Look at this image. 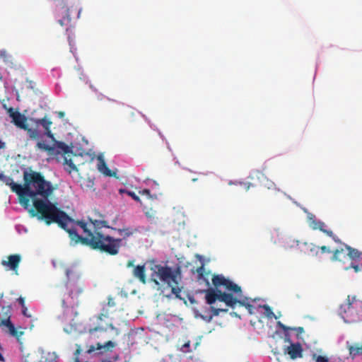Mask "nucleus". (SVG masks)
Returning a JSON list of instances; mask_svg holds the SVG:
<instances>
[{
	"instance_id": "09e8293b",
	"label": "nucleus",
	"mask_w": 362,
	"mask_h": 362,
	"mask_svg": "<svg viewBox=\"0 0 362 362\" xmlns=\"http://www.w3.org/2000/svg\"><path fill=\"white\" fill-rule=\"evenodd\" d=\"M198 179L197 178H193L192 180V182H196Z\"/></svg>"
},
{
	"instance_id": "39448f33",
	"label": "nucleus",
	"mask_w": 362,
	"mask_h": 362,
	"mask_svg": "<svg viewBox=\"0 0 362 362\" xmlns=\"http://www.w3.org/2000/svg\"><path fill=\"white\" fill-rule=\"evenodd\" d=\"M7 113L12 119V122L17 127L27 132L29 138L32 140H38L41 138L40 132L37 129L30 128L27 124V117L19 111L13 107L7 108Z\"/></svg>"
},
{
	"instance_id": "37998d69",
	"label": "nucleus",
	"mask_w": 362,
	"mask_h": 362,
	"mask_svg": "<svg viewBox=\"0 0 362 362\" xmlns=\"http://www.w3.org/2000/svg\"><path fill=\"white\" fill-rule=\"evenodd\" d=\"M167 362H173V357L170 356L168 360H167Z\"/></svg>"
},
{
	"instance_id": "8fccbe9b",
	"label": "nucleus",
	"mask_w": 362,
	"mask_h": 362,
	"mask_svg": "<svg viewBox=\"0 0 362 362\" xmlns=\"http://www.w3.org/2000/svg\"><path fill=\"white\" fill-rule=\"evenodd\" d=\"M233 315H234L235 316H236V317H240V316H239L236 313H233Z\"/></svg>"
},
{
	"instance_id": "79ce46f5",
	"label": "nucleus",
	"mask_w": 362,
	"mask_h": 362,
	"mask_svg": "<svg viewBox=\"0 0 362 362\" xmlns=\"http://www.w3.org/2000/svg\"><path fill=\"white\" fill-rule=\"evenodd\" d=\"M0 361H1V362L5 361V358L1 353H0Z\"/></svg>"
},
{
	"instance_id": "3c124183",
	"label": "nucleus",
	"mask_w": 362,
	"mask_h": 362,
	"mask_svg": "<svg viewBox=\"0 0 362 362\" xmlns=\"http://www.w3.org/2000/svg\"><path fill=\"white\" fill-rule=\"evenodd\" d=\"M3 296H4V293H1V295H0V299H1V298H3Z\"/></svg>"
},
{
	"instance_id": "5701e85b",
	"label": "nucleus",
	"mask_w": 362,
	"mask_h": 362,
	"mask_svg": "<svg viewBox=\"0 0 362 362\" xmlns=\"http://www.w3.org/2000/svg\"><path fill=\"white\" fill-rule=\"evenodd\" d=\"M64 164L69 167V168L66 169L67 171H69V173H71L73 170H77L76 165L73 163V162L71 159H67L66 158H64Z\"/></svg>"
},
{
	"instance_id": "b1692460",
	"label": "nucleus",
	"mask_w": 362,
	"mask_h": 362,
	"mask_svg": "<svg viewBox=\"0 0 362 362\" xmlns=\"http://www.w3.org/2000/svg\"><path fill=\"white\" fill-rule=\"evenodd\" d=\"M262 308L265 310L266 315L269 318H277V317L274 315V313H273V311L272 310L271 308L269 305H264Z\"/></svg>"
},
{
	"instance_id": "4be33fe9",
	"label": "nucleus",
	"mask_w": 362,
	"mask_h": 362,
	"mask_svg": "<svg viewBox=\"0 0 362 362\" xmlns=\"http://www.w3.org/2000/svg\"><path fill=\"white\" fill-rule=\"evenodd\" d=\"M277 326L279 328H281V329H283L284 331L296 330L298 332V334H301L304 332L303 327H293V328L287 327L285 325H284L283 323H281L280 321L277 322Z\"/></svg>"
},
{
	"instance_id": "f3484780",
	"label": "nucleus",
	"mask_w": 362,
	"mask_h": 362,
	"mask_svg": "<svg viewBox=\"0 0 362 362\" xmlns=\"http://www.w3.org/2000/svg\"><path fill=\"white\" fill-rule=\"evenodd\" d=\"M343 246L344 247L345 250L347 252V260L348 259H358L361 253L356 249L352 248L349 245L342 243Z\"/></svg>"
},
{
	"instance_id": "1a4fd4ad",
	"label": "nucleus",
	"mask_w": 362,
	"mask_h": 362,
	"mask_svg": "<svg viewBox=\"0 0 362 362\" xmlns=\"http://www.w3.org/2000/svg\"><path fill=\"white\" fill-rule=\"evenodd\" d=\"M110 316V313L107 308H103L102 312L95 317L96 318V326L93 328L89 329V332L93 333L97 331H105L107 327H109L113 329V325L112 323H106V327H105L103 324V321L105 319H108Z\"/></svg>"
},
{
	"instance_id": "cd10ccee",
	"label": "nucleus",
	"mask_w": 362,
	"mask_h": 362,
	"mask_svg": "<svg viewBox=\"0 0 362 362\" xmlns=\"http://www.w3.org/2000/svg\"><path fill=\"white\" fill-rule=\"evenodd\" d=\"M325 234H327L328 236L331 237L334 240V242L338 243H341V242L339 239V238L337 235H335L332 230H328L327 231H326Z\"/></svg>"
},
{
	"instance_id": "aec40b11",
	"label": "nucleus",
	"mask_w": 362,
	"mask_h": 362,
	"mask_svg": "<svg viewBox=\"0 0 362 362\" xmlns=\"http://www.w3.org/2000/svg\"><path fill=\"white\" fill-rule=\"evenodd\" d=\"M349 354L352 358L362 355V346H351L349 349Z\"/></svg>"
},
{
	"instance_id": "bb28decb",
	"label": "nucleus",
	"mask_w": 362,
	"mask_h": 362,
	"mask_svg": "<svg viewBox=\"0 0 362 362\" xmlns=\"http://www.w3.org/2000/svg\"><path fill=\"white\" fill-rule=\"evenodd\" d=\"M196 272L198 274V279L200 280V279H204V267L203 265L199 267L197 269H196Z\"/></svg>"
},
{
	"instance_id": "423d86ee",
	"label": "nucleus",
	"mask_w": 362,
	"mask_h": 362,
	"mask_svg": "<svg viewBox=\"0 0 362 362\" xmlns=\"http://www.w3.org/2000/svg\"><path fill=\"white\" fill-rule=\"evenodd\" d=\"M52 141H54L52 145H48L43 141H38L35 148L47 152L49 155H57L59 153L66 154L71 151L69 147L65 143L58 141L55 139Z\"/></svg>"
},
{
	"instance_id": "c756f323",
	"label": "nucleus",
	"mask_w": 362,
	"mask_h": 362,
	"mask_svg": "<svg viewBox=\"0 0 362 362\" xmlns=\"http://www.w3.org/2000/svg\"><path fill=\"white\" fill-rule=\"evenodd\" d=\"M127 194L137 202H141V199L134 192L127 191Z\"/></svg>"
},
{
	"instance_id": "412c9836",
	"label": "nucleus",
	"mask_w": 362,
	"mask_h": 362,
	"mask_svg": "<svg viewBox=\"0 0 362 362\" xmlns=\"http://www.w3.org/2000/svg\"><path fill=\"white\" fill-rule=\"evenodd\" d=\"M115 346V344L112 341L105 342L103 345L100 343L97 344V350L104 349L105 351H111Z\"/></svg>"
},
{
	"instance_id": "9d476101",
	"label": "nucleus",
	"mask_w": 362,
	"mask_h": 362,
	"mask_svg": "<svg viewBox=\"0 0 362 362\" xmlns=\"http://www.w3.org/2000/svg\"><path fill=\"white\" fill-rule=\"evenodd\" d=\"M32 121L37 127L38 126H42L44 129V135L51 139L52 140H54V134L52 132L51 126L52 125V122L50 118L45 116L40 119H32Z\"/></svg>"
},
{
	"instance_id": "0eeeda50",
	"label": "nucleus",
	"mask_w": 362,
	"mask_h": 362,
	"mask_svg": "<svg viewBox=\"0 0 362 362\" xmlns=\"http://www.w3.org/2000/svg\"><path fill=\"white\" fill-rule=\"evenodd\" d=\"M1 315L3 319L0 322V326L6 327L8 329L6 332L10 335L18 339L23 332H18L11 321V307L10 305L3 306L1 309Z\"/></svg>"
},
{
	"instance_id": "f704fd0d",
	"label": "nucleus",
	"mask_w": 362,
	"mask_h": 362,
	"mask_svg": "<svg viewBox=\"0 0 362 362\" xmlns=\"http://www.w3.org/2000/svg\"><path fill=\"white\" fill-rule=\"evenodd\" d=\"M145 214L148 218H154L156 211L150 209L149 211H146Z\"/></svg>"
},
{
	"instance_id": "c03bdc74",
	"label": "nucleus",
	"mask_w": 362,
	"mask_h": 362,
	"mask_svg": "<svg viewBox=\"0 0 362 362\" xmlns=\"http://www.w3.org/2000/svg\"><path fill=\"white\" fill-rule=\"evenodd\" d=\"M59 115L60 117H63V116L64 115V113L63 112H59Z\"/></svg>"
},
{
	"instance_id": "6ab92c4d",
	"label": "nucleus",
	"mask_w": 362,
	"mask_h": 362,
	"mask_svg": "<svg viewBox=\"0 0 362 362\" xmlns=\"http://www.w3.org/2000/svg\"><path fill=\"white\" fill-rule=\"evenodd\" d=\"M62 13H64L65 14V16H64V18L62 19H59L58 21V23L62 25V26H64V25H67L70 21H71V18H70V14H69V12H70V8H67L66 6H62Z\"/></svg>"
},
{
	"instance_id": "c9c22d12",
	"label": "nucleus",
	"mask_w": 362,
	"mask_h": 362,
	"mask_svg": "<svg viewBox=\"0 0 362 362\" xmlns=\"http://www.w3.org/2000/svg\"><path fill=\"white\" fill-rule=\"evenodd\" d=\"M107 305L108 307H114V306H115V305H116V303H115V300H114V298H112V297H110H110H108V302H107Z\"/></svg>"
},
{
	"instance_id": "f257e3e1",
	"label": "nucleus",
	"mask_w": 362,
	"mask_h": 362,
	"mask_svg": "<svg viewBox=\"0 0 362 362\" xmlns=\"http://www.w3.org/2000/svg\"><path fill=\"white\" fill-rule=\"evenodd\" d=\"M23 181L19 203L28 210L32 217L37 216L39 219L44 220L47 225L57 223L69 233L75 244L81 243L90 249L116 253L117 242L119 240L104 236L98 231L101 226H107V222L92 218L77 221L71 218L49 201L55 187L40 172L24 171Z\"/></svg>"
},
{
	"instance_id": "c85d7f7f",
	"label": "nucleus",
	"mask_w": 362,
	"mask_h": 362,
	"mask_svg": "<svg viewBox=\"0 0 362 362\" xmlns=\"http://www.w3.org/2000/svg\"><path fill=\"white\" fill-rule=\"evenodd\" d=\"M189 347H190V341H187V342H185V343L182 346L181 350H182V351H183V352H185V353L190 352V351H191V350L189 349Z\"/></svg>"
},
{
	"instance_id": "e433bc0d",
	"label": "nucleus",
	"mask_w": 362,
	"mask_h": 362,
	"mask_svg": "<svg viewBox=\"0 0 362 362\" xmlns=\"http://www.w3.org/2000/svg\"><path fill=\"white\" fill-rule=\"evenodd\" d=\"M316 362H328V359L325 356H318Z\"/></svg>"
},
{
	"instance_id": "473e14b6",
	"label": "nucleus",
	"mask_w": 362,
	"mask_h": 362,
	"mask_svg": "<svg viewBox=\"0 0 362 362\" xmlns=\"http://www.w3.org/2000/svg\"><path fill=\"white\" fill-rule=\"evenodd\" d=\"M70 296L69 295L68 296V298H69ZM66 300H68V299H66V298H63L62 300V306L63 307H69V305H72L74 303H72L71 302H66Z\"/></svg>"
},
{
	"instance_id": "4468645a",
	"label": "nucleus",
	"mask_w": 362,
	"mask_h": 362,
	"mask_svg": "<svg viewBox=\"0 0 362 362\" xmlns=\"http://www.w3.org/2000/svg\"><path fill=\"white\" fill-rule=\"evenodd\" d=\"M133 276L139 279L142 284L146 283L145 265H137L133 270Z\"/></svg>"
},
{
	"instance_id": "de8ad7c7",
	"label": "nucleus",
	"mask_w": 362,
	"mask_h": 362,
	"mask_svg": "<svg viewBox=\"0 0 362 362\" xmlns=\"http://www.w3.org/2000/svg\"><path fill=\"white\" fill-rule=\"evenodd\" d=\"M153 281L156 285H159V282L156 279H154Z\"/></svg>"
},
{
	"instance_id": "7c9ffc66",
	"label": "nucleus",
	"mask_w": 362,
	"mask_h": 362,
	"mask_svg": "<svg viewBox=\"0 0 362 362\" xmlns=\"http://www.w3.org/2000/svg\"><path fill=\"white\" fill-rule=\"evenodd\" d=\"M0 58L4 60V62H7L8 60V55L6 51H0Z\"/></svg>"
},
{
	"instance_id": "f8f14e48",
	"label": "nucleus",
	"mask_w": 362,
	"mask_h": 362,
	"mask_svg": "<svg viewBox=\"0 0 362 362\" xmlns=\"http://www.w3.org/2000/svg\"><path fill=\"white\" fill-rule=\"evenodd\" d=\"M308 224L313 230H320L324 233L328 230L325 228L326 225L324 222L317 220L315 215L310 214L308 216Z\"/></svg>"
},
{
	"instance_id": "a211bd4d",
	"label": "nucleus",
	"mask_w": 362,
	"mask_h": 362,
	"mask_svg": "<svg viewBox=\"0 0 362 362\" xmlns=\"http://www.w3.org/2000/svg\"><path fill=\"white\" fill-rule=\"evenodd\" d=\"M304 249H302L304 252L311 255L313 256H317L319 253V247L313 243H303Z\"/></svg>"
},
{
	"instance_id": "f03ea898",
	"label": "nucleus",
	"mask_w": 362,
	"mask_h": 362,
	"mask_svg": "<svg viewBox=\"0 0 362 362\" xmlns=\"http://www.w3.org/2000/svg\"><path fill=\"white\" fill-rule=\"evenodd\" d=\"M212 284L215 288H209L206 291L205 298L209 305H211L218 300L225 303L228 307L234 308L238 303L245 307L250 315L254 313L252 305L238 299V297L242 296V289L238 284L221 274L214 275Z\"/></svg>"
},
{
	"instance_id": "393cba45",
	"label": "nucleus",
	"mask_w": 362,
	"mask_h": 362,
	"mask_svg": "<svg viewBox=\"0 0 362 362\" xmlns=\"http://www.w3.org/2000/svg\"><path fill=\"white\" fill-rule=\"evenodd\" d=\"M211 313L213 316H218L220 313H226L228 309L216 308L214 306H211Z\"/></svg>"
},
{
	"instance_id": "ddd939ff",
	"label": "nucleus",
	"mask_w": 362,
	"mask_h": 362,
	"mask_svg": "<svg viewBox=\"0 0 362 362\" xmlns=\"http://www.w3.org/2000/svg\"><path fill=\"white\" fill-rule=\"evenodd\" d=\"M287 354L291 358L296 359L303 357V349L299 343L291 344L287 347Z\"/></svg>"
},
{
	"instance_id": "603ef678",
	"label": "nucleus",
	"mask_w": 362,
	"mask_h": 362,
	"mask_svg": "<svg viewBox=\"0 0 362 362\" xmlns=\"http://www.w3.org/2000/svg\"><path fill=\"white\" fill-rule=\"evenodd\" d=\"M103 362H112V361H103Z\"/></svg>"
},
{
	"instance_id": "2eb2a0df",
	"label": "nucleus",
	"mask_w": 362,
	"mask_h": 362,
	"mask_svg": "<svg viewBox=\"0 0 362 362\" xmlns=\"http://www.w3.org/2000/svg\"><path fill=\"white\" fill-rule=\"evenodd\" d=\"M332 261H339L343 263L347 260V252L345 248L337 249L333 251Z\"/></svg>"
},
{
	"instance_id": "4c0bfd02",
	"label": "nucleus",
	"mask_w": 362,
	"mask_h": 362,
	"mask_svg": "<svg viewBox=\"0 0 362 362\" xmlns=\"http://www.w3.org/2000/svg\"><path fill=\"white\" fill-rule=\"evenodd\" d=\"M18 301L19 304L22 306V308L25 307V300L23 298L20 297L19 298H18Z\"/></svg>"
},
{
	"instance_id": "dca6fc26",
	"label": "nucleus",
	"mask_w": 362,
	"mask_h": 362,
	"mask_svg": "<svg viewBox=\"0 0 362 362\" xmlns=\"http://www.w3.org/2000/svg\"><path fill=\"white\" fill-rule=\"evenodd\" d=\"M98 169L103 175L111 177L114 175L102 158H98Z\"/></svg>"
},
{
	"instance_id": "a18cd8bd",
	"label": "nucleus",
	"mask_w": 362,
	"mask_h": 362,
	"mask_svg": "<svg viewBox=\"0 0 362 362\" xmlns=\"http://www.w3.org/2000/svg\"><path fill=\"white\" fill-rule=\"evenodd\" d=\"M95 350V348L93 346H92L90 349H89V352H91V351H93Z\"/></svg>"
},
{
	"instance_id": "a19ab883",
	"label": "nucleus",
	"mask_w": 362,
	"mask_h": 362,
	"mask_svg": "<svg viewBox=\"0 0 362 362\" xmlns=\"http://www.w3.org/2000/svg\"><path fill=\"white\" fill-rule=\"evenodd\" d=\"M5 144L0 140V149L4 148Z\"/></svg>"
},
{
	"instance_id": "7ed1b4c3",
	"label": "nucleus",
	"mask_w": 362,
	"mask_h": 362,
	"mask_svg": "<svg viewBox=\"0 0 362 362\" xmlns=\"http://www.w3.org/2000/svg\"><path fill=\"white\" fill-rule=\"evenodd\" d=\"M100 221H105V220H100ZM107 222V226H101L100 229H98L99 233H100L104 236H109L115 240H119V243L117 242V247H116V253L112 254V253H107L104 251L93 249L94 250L99 251L101 253H105L107 255L110 256H115L117 255L119 252L120 248L122 247V240H125L131 236H133L134 234H136L138 233H140L139 228H111L108 225V222Z\"/></svg>"
},
{
	"instance_id": "58836bf2",
	"label": "nucleus",
	"mask_w": 362,
	"mask_h": 362,
	"mask_svg": "<svg viewBox=\"0 0 362 362\" xmlns=\"http://www.w3.org/2000/svg\"><path fill=\"white\" fill-rule=\"evenodd\" d=\"M23 315L26 316V317H30V315H28L27 314V308H26L25 306L24 308H23Z\"/></svg>"
},
{
	"instance_id": "ea45409f",
	"label": "nucleus",
	"mask_w": 362,
	"mask_h": 362,
	"mask_svg": "<svg viewBox=\"0 0 362 362\" xmlns=\"http://www.w3.org/2000/svg\"><path fill=\"white\" fill-rule=\"evenodd\" d=\"M133 266H134V262H133V261H129V262H127V267H133Z\"/></svg>"
},
{
	"instance_id": "6e6552de",
	"label": "nucleus",
	"mask_w": 362,
	"mask_h": 362,
	"mask_svg": "<svg viewBox=\"0 0 362 362\" xmlns=\"http://www.w3.org/2000/svg\"><path fill=\"white\" fill-rule=\"evenodd\" d=\"M21 259V255L19 254L10 255L6 257V259L1 260V264L6 271H12L16 275H18V270Z\"/></svg>"
},
{
	"instance_id": "a878e982",
	"label": "nucleus",
	"mask_w": 362,
	"mask_h": 362,
	"mask_svg": "<svg viewBox=\"0 0 362 362\" xmlns=\"http://www.w3.org/2000/svg\"><path fill=\"white\" fill-rule=\"evenodd\" d=\"M351 267L354 269L355 272H362V264H355L351 263L349 267H345V269L348 270Z\"/></svg>"
},
{
	"instance_id": "20e7f679",
	"label": "nucleus",
	"mask_w": 362,
	"mask_h": 362,
	"mask_svg": "<svg viewBox=\"0 0 362 362\" xmlns=\"http://www.w3.org/2000/svg\"><path fill=\"white\" fill-rule=\"evenodd\" d=\"M151 269L161 282L167 284L171 288L173 294L180 297L181 289L178 287L177 276L171 267L156 264Z\"/></svg>"
},
{
	"instance_id": "49530a36",
	"label": "nucleus",
	"mask_w": 362,
	"mask_h": 362,
	"mask_svg": "<svg viewBox=\"0 0 362 362\" xmlns=\"http://www.w3.org/2000/svg\"><path fill=\"white\" fill-rule=\"evenodd\" d=\"M251 184H248L247 187H246V189L248 190L250 187ZM252 186H254L253 185H252Z\"/></svg>"
},
{
	"instance_id": "72a5a7b5",
	"label": "nucleus",
	"mask_w": 362,
	"mask_h": 362,
	"mask_svg": "<svg viewBox=\"0 0 362 362\" xmlns=\"http://www.w3.org/2000/svg\"><path fill=\"white\" fill-rule=\"evenodd\" d=\"M139 193L141 194V195H145L146 197H148V198H151V192L149 189H143L142 191H140Z\"/></svg>"
},
{
	"instance_id": "9b49d317",
	"label": "nucleus",
	"mask_w": 362,
	"mask_h": 362,
	"mask_svg": "<svg viewBox=\"0 0 362 362\" xmlns=\"http://www.w3.org/2000/svg\"><path fill=\"white\" fill-rule=\"evenodd\" d=\"M0 180L11 187V191L18 195L19 200L23 189L22 185L14 182L12 177L5 175L3 173H0Z\"/></svg>"
},
{
	"instance_id": "2f4dec72",
	"label": "nucleus",
	"mask_w": 362,
	"mask_h": 362,
	"mask_svg": "<svg viewBox=\"0 0 362 362\" xmlns=\"http://www.w3.org/2000/svg\"><path fill=\"white\" fill-rule=\"evenodd\" d=\"M320 250H319V252L320 251L321 253H330L332 252L330 248L327 246H325V245H323V246H321V247H319Z\"/></svg>"
}]
</instances>
